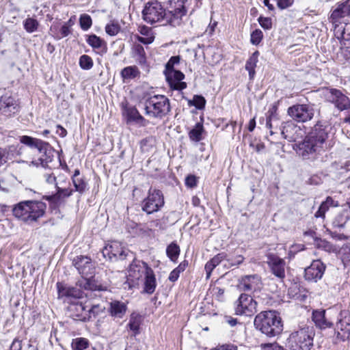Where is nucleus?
<instances>
[{
	"label": "nucleus",
	"mask_w": 350,
	"mask_h": 350,
	"mask_svg": "<svg viewBox=\"0 0 350 350\" xmlns=\"http://www.w3.org/2000/svg\"><path fill=\"white\" fill-rule=\"evenodd\" d=\"M331 126L325 121H318L304 139L297 144V152L304 159L314 158L327 148Z\"/></svg>",
	"instance_id": "nucleus-1"
},
{
	"label": "nucleus",
	"mask_w": 350,
	"mask_h": 350,
	"mask_svg": "<svg viewBox=\"0 0 350 350\" xmlns=\"http://www.w3.org/2000/svg\"><path fill=\"white\" fill-rule=\"evenodd\" d=\"M183 14V12L180 11L173 14L171 10L167 12L161 3L158 1H151L145 4L142 10V18L147 23H162L163 25L176 27L181 24Z\"/></svg>",
	"instance_id": "nucleus-2"
},
{
	"label": "nucleus",
	"mask_w": 350,
	"mask_h": 350,
	"mask_svg": "<svg viewBox=\"0 0 350 350\" xmlns=\"http://www.w3.org/2000/svg\"><path fill=\"white\" fill-rule=\"evenodd\" d=\"M46 208V204L42 201L24 200L14 206L12 213L18 219L31 224L44 215Z\"/></svg>",
	"instance_id": "nucleus-3"
},
{
	"label": "nucleus",
	"mask_w": 350,
	"mask_h": 350,
	"mask_svg": "<svg viewBox=\"0 0 350 350\" xmlns=\"http://www.w3.org/2000/svg\"><path fill=\"white\" fill-rule=\"evenodd\" d=\"M256 329L268 337L279 335L283 329L282 319L275 310H267L258 314L254 321Z\"/></svg>",
	"instance_id": "nucleus-4"
},
{
	"label": "nucleus",
	"mask_w": 350,
	"mask_h": 350,
	"mask_svg": "<svg viewBox=\"0 0 350 350\" xmlns=\"http://www.w3.org/2000/svg\"><path fill=\"white\" fill-rule=\"evenodd\" d=\"M314 335V327L306 325L289 335L286 346L290 350H310L313 346Z\"/></svg>",
	"instance_id": "nucleus-5"
},
{
	"label": "nucleus",
	"mask_w": 350,
	"mask_h": 350,
	"mask_svg": "<svg viewBox=\"0 0 350 350\" xmlns=\"http://www.w3.org/2000/svg\"><path fill=\"white\" fill-rule=\"evenodd\" d=\"M20 142L29 147L38 149L40 155L37 160L32 161L33 165L37 166L40 165L43 167H47L48 164L53 160L54 151L49 143L27 135L21 137Z\"/></svg>",
	"instance_id": "nucleus-6"
},
{
	"label": "nucleus",
	"mask_w": 350,
	"mask_h": 350,
	"mask_svg": "<svg viewBox=\"0 0 350 350\" xmlns=\"http://www.w3.org/2000/svg\"><path fill=\"white\" fill-rule=\"evenodd\" d=\"M146 114L157 118H162L170 111L169 99L163 95H154L145 100Z\"/></svg>",
	"instance_id": "nucleus-7"
},
{
	"label": "nucleus",
	"mask_w": 350,
	"mask_h": 350,
	"mask_svg": "<svg viewBox=\"0 0 350 350\" xmlns=\"http://www.w3.org/2000/svg\"><path fill=\"white\" fill-rule=\"evenodd\" d=\"M103 256L110 262L133 258V253L123 247L118 241L107 243L102 250Z\"/></svg>",
	"instance_id": "nucleus-8"
},
{
	"label": "nucleus",
	"mask_w": 350,
	"mask_h": 350,
	"mask_svg": "<svg viewBox=\"0 0 350 350\" xmlns=\"http://www.w3.org/2000/svg\"><path fill=\"white\" fill-rule=\"evenodd\" d=\"M350 338V312L348 310H341L338 316L334 328L333 342L337 344Z\"/></svg>",
	"instance_id": "nucleus-9"
},
{
	"label": "nucleus",
	"mask_w": 350,
	"mask_h": 350,
	"mask_svg": "<svg viewBox=\"0 0 350 350\" xmlns=\"http://www.w3.org/2000/svg\"><path fill=\"white\" fill-rule=\"evenodd\" d=\"M164 204L162 191L150 187L148 192V196L142 203V208L147 214H152L159 211L164 206Z\"/></svg>",
	"instance_id": "nucleus-10"
},
{
	"label": "nucleus",
	"mask_w": 350,
	"mask_h": 350,
	"mask_svg": "<svg viewBox=\"0 0 350 350\" xmlns=\"http://www.w3.org/2000/svg\"><path fill=\"white\" fill-rule=\"evenodd\" d=\"M234 305L235 313L237 315L251 317L257 311V302L247 293L241 294Z\"/></svg>",
	"instance_id": "nucleus-11"
},
{
	"label": "nucleus",
	"mask_w": 350,
	"mask_h": 350,
	"mask_svg": "<svg viewBox=\"0 0 350 350\" xmlns=\"http://www.w3.org/2000/svg\"><path fill=\"white\" fill-rule=\"evenodd\" d=\"M288 114L297 122H305L314 117V109L309 105H294L288 109Z\"/></svg>",
	"instance_id": "nucleus-12"
},
{
	"label": "nucleus",
	"mask_w": 350,
	"mask_h": 350,
	"mask_svg": "<svg viewBox=\"0 0 350 350\" xmlns=\"http://www.w3.org/2000/svg\"><path fill=\"white\" fill-rule=\"evenodd\" d=\"M329 20L333 26L350 23V0L338 4L332 11Z\"/></svg>",
	"instance_id": "nucleus-13"
},
{
	"label": "nucleus",
	"mask_w": 350,
	"mask_h": 350,
	"mask_svg": "<svg viewBox=\"0 0 350 350\" xmlns=\"http://www.w3.org/2000/svg\"><path fill=\"white\" fill-rule=\"evenodd\" d=\"M326 99L340 111L350 109L349 98L340 90L329 89L326 94Z\"/></svg>",
	"instance_id": "nucleus-14"
},
{
	"label": "nucleus",
	"mask_w": 350,
	"mask_h": 350,
	"mask_svg": "<svg viewBox=\"0 0 350 350\" xmlns=\"http://www.w3.org/2000/svg\"><path fill=\"white\" fill-rule=\"evenodd\" d=\"M72 264L82 277L92 276L94 274L95 266L88 256H78L74 258Z\"/></svg>",
	"instance_id": "nucleus-15"
},
{
	"label": "nucleus",
	"mask_w": 350,
	"mask_h": 350,
	"mask_svg": "<svg viewBox=\"0 0 350 350\" xmlns=\"http://www.w3.org/2000/svg\"><path fill=\"white\" fill-rule=\"evenodd\" d=\"M129 269V278L134 282L144 278L151 268L144 261L136 260L133 256Z\"/></svg>",
	"instance_id": "nucleus-16"
},
{
	"label": "nucleus",
	"mask_w": 350,
	"mask_h": 350,
	"mask_svg": "<svg viewBox=\"0 0 350 350\" xmlns=\"http://www.w3.org/2000/svg\"><path fill=\"white\" fill-rule=\"evenodd\" d=\"M267 263L275 277L280 280L285 278L286 262L284 259L275 254H269L267 256Z\"/></svg>",
	"instance_id": "nucleus-17"
},
{
	"label": "nucleus",
	"mask_w": 350,
	"mask_h": 350,
	"mask_svg": "<svg viewBox=\"0 0 350 350\" xmlns=\"http://www.w3.org/2000/svg\"><path fill=\"white\" fill-rule=\"evenodd\" d=\"M280 131L283 137L288 142H297L303 136L302 129L291 121L282 123Z\"/></svg>",
	"instance_id": "nucleus-18"
},
{
	"label": "nucleus",
	"mask_w": 350,
	"mask_h": 350,
	"mask_svg": "<svg viewBox=\"0 0 350 350\" xmlns=\"http://www.w3.org/2000/svg\"><path fill=\"white\" fill-rule=\"evenodd\" d=\"M325 270V265L320 260H313L311 265L305 269L304 278L309 282H317L322 278Z\"/></svg>",
	"instance_id": "nucleus-19"
},
{
	"label": "nucleus",
	"mask_w": 350,
	"mask_h": 350,
	"mask_svg": "<svg viewBox=\"0 0 350 350\" xmlns=\"http://www.w3.org/2000/svg\"><path fill=\"white\" fill-rule=\"evenodd\" d=\"M166 81L170 88L174 90H182L187 88V83L183 82L185 75L177 70H171L170 71H164Z\"/></svg>",
	"instance_id": "nucleus-20"
},
{
	"label": "nucleus",
	"mask_w": 350,
	"mask_h": 350,
	"mask_svg": "<svg viewBox=\"0 0 350 350\" xmlns=\"http://www.w3.org/2000/svg\"><path fill=\"white\" fill-rule=\"evenodd\" d=\"M260 278L256 275L243 276L239 280L238 288L242 291L253 292L260 288Z\"/></svg>",
	"instance_id": "nucleus-21"
},
{
	"label": "nucleus",
	"mask_w": 350,
	"mask_h": 350,
	"mask_svg": "<svg viewBox=\"0 0 350 350\" xmlns=\"http://www.w3.org/2000/svg\"><path fill=\"white\" fill-rule=\"evenodd\" d=\"M55 189L56 192L55 193L43 197V198L55 206H59L64 204L65 199L71 196L74 191V190L70 187H57V188Z\"/></svg>",
	"instance_id": "nucleus-22"
},
{
	"label": "nucleus",
	"mask_w": 350,
	"mask_h": 350,
	"mask_svg": "<svg viewBox=\"0 0 350 350\" xmlns=\"http://www.w3.org/2000/svg\"><path fill=\"white\" fill-rule=\"evenodd\" d=\"M333 27L334 36L340 40L341 48L350 49V23Z\"/></svg>",
	"instance_id": "nucleus-23"
},
{
	"label": "nucleus",
	"mask_w": 350,
	"mask_h": 350,
	"mask_svg": "<svg viewBox=\"0 0 350 350\" xmlns=\"http://www.w3.org/2000/svg\"><path fill=\"white\" fill-rule=\"evenodd\" d=\"M69 311L70 316L76 320L86 322L90 321V314L88 313L87 306L83 303L77 301L70 305Z\"/></svg>",
	"instance_id": "nucleus-24"
},
{
	"label": "nucleus",
	"mask_w": 350,
	"mask_h": 350,
	"mask_svg": "<svg viewBox=\"0 0 350 350\" xmlns=\"http://www.w3.org/2000/svg\"><path fill=\"white\" fill-rule=\"evenodd\" d=\"M81 288L90 291H105V287H103L97 280H96L93 275L92 276L82 277L77 283Z\"/></svg>",
	"instance_id": "nucleus-25"
},
{
	"label": "nucleus",
	"mask_w": 350,
	"mask_h": 350,
	"mask_svg": "<svg viewBox=\"0 0 350 350\" xmlns=\"http://www.w3.org/2000/svg\"><path fill=\"white\" fill-rule=\"evenodd\" d=\"M126 310V304L118 300L111 301L108 309L110 315L115 319H122L125 315Z\"/></svg>",
	"instance_id": "nucleus-26"
},
{
	"label": "nucleus",
	"mask_w": 350,
	"mask_h": 350,
	"mask_svg": "<svg viewBox=\"0 0 350 350\" xmlns=\"http://www.w3.org/2000/svg\"><path fill=\"white\" fill-rule=\"evenodd\" d=\"M312 319L315 325L320 329L331 327L333 323L325 317V310H317L312 312Z\"/></svg>",
	"instance_id": "nucleus-27"
},
{
	"label": "nucleus",
	"mask_w": 350,
	"mask_h": 350,
	"mask_svg": "<svg viewBox=\"0 0 350 350\" xmlns=\"http://www.w3.org/2000/svg\"><path fill=\"white\" fill-rule=\"evenodd\" d=\"M57 288L59 297H67L80 298L82 297L83 292L75 287L68 286L62 283H57Z\"/></svg>",
	"instance_id": "nucleus-28"
},
{
	"label": "nucleus",
	"mask_w": 350,
	"mask_h": 350,
	"mask_svg": "<svg viewBox=\"0 0 350 350\" xmlns=\"http://www.w3.org/2000/svg\"><path fill=\"white\" fill-rule=\"evenodd\" d=\"M17 106L16 100L12 96H2L0 98V111L5 114L15 113Z\"/></svg>",
	"instance_id": "nucleus-29"
},
{
	"label": "nucleus",
	"mask_w": 350,
	"mask_h": 350,
	"mask_svg": "<svg viewBox=\"0 0 350 350\" xmlns=\"http://www.w3.org/2000/svg\"><path fill=\"white\" fill-rule=\"evenodd\" d=\"M278 107L273 105L267 113L266 127L270 130V135L275 133L273 129H277L279 124V119L276 113Z\"/></svg>",
	"instance_id": "nucleus-30"
},
{
	"label": "nucleus",
	"mask_w": 350,
	"mask_h": 350,
	"mask_svg": "<svg viewBox=\"0 0 350 350\" xmlns=\"http://www.w3.org/2000/svg\"><path fill=\"white\" fill-rule=\"evenodd\" d=\"M128 122H135L142 126H146L147 120L139 113L135 107H129L126 109Z\"/></svg>",
	"instance_id": "nucleus-31"
},
{
	"label": "nucleus",
	"mask_w": 350,
	"mask_h": 350,
	"mask_svg": "<svg viewBox=\"0 0 350 350\" xmlns=\"http://www.w3.org/2000/svg\"><path fill=\"white\" fill-rule=\"evenodd\" d=\"M144 278V291L148 294L154 293L156 288V278L153 270L149 269Z\"/></svg>",
	"instance_id": "nucleus-32"
},
{
	"label": "nucleus",
	"mask_w": 350,
	"mask_h": 350,
	"mask_svg": "<svg viewBox=\"0 0 350 350\" xmlns=\"http://www.w3.org/2000/svg\"><path fill=\"white\" fill-rule=\"evenodd\" d=\"M258 56L259 52L258 51H256L252 54V55L246 62L245 69L249 72V77L250 79H253L255 76V68L256 67V64L258 63Z\"/></svg>",
	"instance_id": "nucleus-33"
},
{
	"label": "nucleus",
	"mask_w": 350,
	"mask_h": 350,
	"mask_svg": "<svg viewBox=\"0 0 350 350\" xmlns=\"http://www.w3.org/2000/svg\"><path fill=\"white\" fill-rule=\"evenodd\" d=\"M86 42L94 49H106L105 41L95 34L87 36Z\"/></svg>",
	"instance_id": "nucleus-34"
},
{
	"label": "nucleus",
	"mask_w": 350,
	"mask_h": 350,
	"mask_svg": "<svg viewBox=\"0 0 350 350\" xmlns=\"http://www.w3.org/2000/svg\"><path fill=\"white\" fill-rule=\"evenodd\" d=\"M142 322V317L135 313H132L129 322L128 323V327H129L130 330H131L134 335H137L139 333V326L141 325Z\"/></svg>",
	"instance_id": "nucleus-35"
},
{
	"label": "nucleus",
	"mask_w": 350,
	"mask_h": 350,
	"mask_svg": "<svg viewBox=\"0 0 350 350\" xmlns=\"http://www.w3.org/2000/svg\"><path fill=\"white\" fill-rule=\"evenodd\" d=\"M314 245L318 249L323 250L329 253L337 252L336 247L325 239L317 238L314 240Z\"/></svg>",
	"instance_id": "nucleus-36"
},
{
	"label": "nucleus",
	"mask_w": 350,
	"mask_h": 350,
	"mask_svg": "<svg viewBox=\"0 0 350 350\" xmlns=\"http://www.w3.org/2000/svg\"><path fill=\"white\" fill-rule=\"evenodd\" d=\"M189 0H171V3H174V6H171V11L173 14L177 13L178 11L183 12L181 14V20L183 17L186 15L187 10V5L189 3Z\"/></svg>",
	"instance_id": "nucleus-37"
},
{
	"label": "nucleus",
	"mask_w": 350,
	"mask_h": 350,
	"mask_svg": "<svg viewBox=\"0 0 350 350\" xmlns=\"http://www.w3.org/2000/svg\"><path fill=\"white\" fill-rule=\"evenodd\" d=\"M180 247L175 242L171 243L166 249L167 257L173 262H176L180 254Z\"/></svg>",
	"instance_id": "nucleus-38"
},
{
	"label": "nucleus",
	"mask_w": 350,
	"mask_h": 350,
	"mask_svg": "<svg viewBox=\"0 0 350 350\" xmlns=\"http://www.w3.org/2000/svg\"><path fill=\"white\" fill-rule=\"evenodd\" d=\"M204 131L203 124L201 122H198L193 129L189 133V138L194 142H200L202 139V134Z\"/></svg>",
	"instance_id": "nucleus-39"
},
{
	"label": "nucleus",
	"mask_w": 350,
	"mask_h": 350,
	"mask_svg": "<svg viewBox=\"0 0 350 350\" xmlns=\"http://www.w3.org/2000/svg\"><path fill=\"white\" fill-rule=\"evenodd\" d=\"M139 73L136 66H128L122 70L121 75L124 79H131L136 77Z\"/></svg>",
	"instance_id": "nucleus-40"
},
{
	"label": "nucleus",
	"mask_w": 350,
	"mask_h": 350,
	"mask_svg": "<svg viewBox=\"0 0 350 350\" xmlns=\"http://www.w3.org/2000/svg\"><path fill=\"white\" fill-rule=\"evenodd\" d=\"M23 25L25 29L28 33H33L36 31L39 26L38 21L36 19L30 17L27 18L24 21Z\"/></svg>",
	"instance_id": "nucleus-41"
},
{
	"label": "nucleus",
	"mask_w": 350,
	"mask_h": 350,
	"mask_svg": "<svg viewBox=\"0 0 350 350\" xmlns=\"http://www.w3.org/2000/svg\"><path fill=\"white\" fill-rule=\"evenodd\" d=\"M79 64L81 69L90 70L94 65L92 57L88 55H82L79 59Z\"/></svg>",
	"instance_id": "nucleus-42"
},
{
	"label": "nucleus",
	"mask_w": 350,
	"mask_h": 350,
	"mask_svg": "<svg viewBox=\"0 0 350 350\" xmlns=\"http://www.w3.org/2000/svg\"><path fill=\"white\" fill-rule=\"evenodd\" d=\"M89 346V341L85 338H77L72 340V348L73 350H84Z\"/></svg>",
	"instance_id": "nucleus-43"
},
{
	"label": "nucleus",
	"mask_w": 350,
	"mask_h": 350,
	"mask_svg": "<svg viewBox=\"0 0 350 350\" xmlns=\"http://www.w3.org/2000/svg\"><path fill=\"white\" fill-rule=\"evenodd\" d=\"M189 106H195L198 109H202L206 105L205 98L201 95H194L192 100H189Z\"/></svg>",
	"instance_id": "nucleus-44"
},
{
	"label": "nucleus",
	"mask_w": 350,
	"mask_h": 350,
	"mask_svg": "<svg viewBox=\"0 0 350 350\" xmlns=\"http://www.w3.org/2000/svg\"><path fill=\"white\" fill-rule=\"evenodd\" d=\"M105 309L106 308L103 304H92L88 312L90 314V318L92 317L96 318L104 313Z\"/></svg>",
	"instance_id": "nucleus-45"
},
{
	"label": "nucleus",
	"mask_w": 350,
	"mask_h": 350,
	"mask_svg": "<svg viewBox=\"0 0 350 350\" xmlns=\"http://www.w3.org/2000/svg\"><path fill=\"white\" fill-rule=\"evenodd\" d=\"M79 24L83 31L88 30L92 25L91 16L87 14H81L79 18Z\"/></svg>",
	"instance_id": "nucleus-46"
},
{
	"label": "nucleus",
	"mask_w": 350,
	"mask_h": 350,
	"mask_svg": "<svg viewBox=\"0 0 350 350\" xmlns=\"http://www.w3.org/2000/svg\"><path fill=\"white\" fill-rule=\"evenodd\" d=\"M72 183L75 188V191L83 193L87 187V184L82 178H72Z\"/></svg>",
	"instance_id": "nucleus-47"
},
{
	"label": "nucleus",
	"mask_w": 350,
	"mask_h": 350,
	"mask_svg": "<svg viewBox=\"0 0 350 350\" xmlns=\"http://www.w3.org/2000/svg\"><path fill=\"white\" fill-rule=\"evenodd\" d=\"M338 254L345 266L347 263L350 262V247L349 245H344L338 251Z\"/></svg>",
	"instance_id": "nucleus-48"
},
{
	"label": "nucleus",
	"mask_w": 350,
	"mask_h": 350,
	"mask_svg": "<svg viewBox=\"0 0 350 350\" xmlns=\"http://www.w3.org/2000/svg\"><path fill=\"white\" fill-rule=\"evenodd\" d=\"M120 30V27L118 23L111 22L109 24H107L105 27V31L109 36H116L117 35Z\"/></svg>",
	"instance_id": "nucleus-49"
},
{
	"label": "nucleus",
	"mask_w": 350,
	"mask_h": 350,
	"mask_svg": "<svg viewBox=\"0 0 350 350\" xmlns=\"http://www.w3.org/2000/svg\"><path fill=\"white\" fill-rule=\"evenodd\" d=\"M70 182L68 180L67 177L64 174H59L56 176L55 188L59 187H70Z\"/></svg>",
	"instance_id": "nucleus-50"
},
{
	"label": "nucleus",
	"mask_w": 350,
	"mask_h": 350,
	"mask_svg": "<svg viewBox=\"0 0 350 350\" xmlns=\"http://www.w3.org/2000/svg\"><path fill=\"white\" fill-rule=\"evenodd\" d=\"M263 38V33L260 29H255L251 33L250 42L254 45H258Z\"/></svg>",
	"instance_id": "nucleus-51"
},
{
	"label": "nucleus",
	"mask_w": 350,
	"mask_h": 350,
	"mask_svg": "<svg viewBox=\"0 0 350 350\" xmlns=\"http://www.w3.org/2000/svg\"><path fill=\"white\" fill-rule=\"evenodd\" d=\"M258 21L264 29L269 30L272 28V20L269 17L260 16Z\"/></svg>",
	"instance_id": "nucleus-52"
},
{
	"label": "nucleus",
	"mask_w": 350,
	"mask_h": 350,
	"mask_svg": "<svg viewBox=\"0 0 350 350\" xmlns=\"http://www.w3.org/2000/svg\"><path fill=\"white\" fill-rule=\"evenodd\" d=\"M347 221V216L343 215H338L332 222V225L335 228H343Z\"/></svg>",
	"instance_id": "nucleus-53"
},
{
	"label": "nucleus",
	"mask_w": 350,
	"mask_h": 350,
	"mask_svg": "<svg viewBox=\"0 0 350 350\" xmlns=\"http://www.w3.org/2000/svg\"><path fill=\"white\" fill-rule=\"evenodd\" d=\"M244 257L242 255H236L232 257H227V262L230 266H237L241 265L243 260Z\"/></svg>",
	"instance_id": "nucleus-54"
},
{
	"label": "nucleus",
	"mask_w": 350,
	"mask_h": 350,
	"mask_svg": "<svg viewBox=\"0 0 350 350\" xmlns=\"http://www.w3.org/2000/svg\"><path fill=\"white\" fill-rule=\"evenodd\" d=\"M180 57L179 55L172 56L168 60L167 64H165V71H170L171 70H174V66L176 64H179Z\"/></svg>",
	"instance_id": "nucleus-55"
},
{
	"label": "nucleus",
	"mask_w": 350,
	"mask_h": 350,
	"mask_svg": "<svg viewBox=\"0 0 350 350\" xmlns=\"http://www.w3.org/2000/svg\"><path fill=\"white\" fill-rule=\"evenodd\" d=\"M133 49L135 53L139 56L140 62L144 61L146 53L144 47L141 44H135Z\"/></svg>",
	"instance_id": "nucleus-56"
},
{
	"label": "nucleus",
	"mask_w": 350,
	"mask_h": 350,
	"mask_svg": "<svg viewBox=\"0 0 350 350\" xmlns=\"http://www.w3.org/2000/svg\"><path fill=\"white\" fill-rule=\"evenodd\" d=\"M228 255L225 252H221L215 256L212 259V262L214 263L216 267L224 260H227Z\"/></svg>",
	"instance_id": "nucleus-57"
},
{
	"label": "nucleus",
	"mask_w": 350,
	"mask_h": 350,
	"mask_svg": "<svg viewBox=\"0 0 350 350\" xmlns=\"http://www.w3.org/2000/svg\"><path fill=\"white\" fill-rule=\"evenodd\" d=\"M262 350H284L283 347L277 343H265L261 345Z\"/></svg>",
	"instance_id": "nucleus-58"
},
{
	"label": "nucleus",
	"mask_w": 350,
	"mask_h": 350,
	"mask_svg": "<svg viewBox=\"0 0 350 350\" xmlns=\"http://www.w3.org/2000/svg\"><path fill=\"white\" fill-rule=\"evenodd\" d=\"M294 0H278L277 5L280 10H284L293 4Z\"/></svg>",
	"instance_id": "nucleus-59"
},
{
	"label": "nucleus",
	"mask_w": 350,
	"mask_h": 350,
	"mask_svg": "<svg viewBox=\"0 0 350 350\" xmlns=\"http://www.w3.org/2000/svg\"><path fill=\"white\" fill-rule=\"evenodd\" d=\"M329 209L328 205L323 202L320 205L318 211L315 213L314 216L316 217H324L325 212Z\"/></svg>",
	"instance_id": "nucleus-60"
},
{
	"label": "nucleus",
	"mask_w": 350,
	"mask_h": 350,
	"mask_svg": "<svg viewBox=\"0 0 350 350\" xmlns=\"http://www.w3.org/2000/svg\"><path fill=\"white\" fill-rule=\"evenodd\" d=\"M326 232L334 239L345 240L347 239V237L344 234H340L329 229H327Z\"/></svg>",
	"instance_id": "nucleus-61"
},
{
	"label": "nucleus",
	"mask_w": 350,
	"mask_h": 350,
	"mask_svg": "<svg viewBox=\"0 0 350 350\" xmlns=\"http://www.w3.org/2000/svg\"><path fill=\"white\" fill-rule=\"evenodd\" d=\"M185 185L191 188L197 185V179L194 175H189L185 178Z\"/></svg>",
	"instance_id": "nucleus-62"
},
{
	"label": "nucleus",
	"mask_w": 350,
	"mask_h": 350,
	"mask_svg": "<svg viewBox=\"0 0 350 350\" xmlns=\"http://www.w3.org/2000/svg\"><path fill=\"white\" fill-rule=\"evenodd\" d=\"M43 176H44L45 181L48 184L54 185L55 186L56 176H55L53 173H51V174L45 173L43 175Z\"/></svg>",
	"instance_id": "nucleus-63"
},
{
	"label": "nucleus",
	"mask_w": 350,
	"mask_h": 350,
	"mask_svg": "<svg viewBox=\"0 0 350 350\" xmlns=\"http://www.w3.org/2000/svg\"><path fill=\"white\" fill-rule=\"evenodd\" d=\"M137 40L142 44H151L154 41V36L142 37V36H137Z\"/></svg>",
	"instance_id": "nucleus-64"
}]
</instances>
